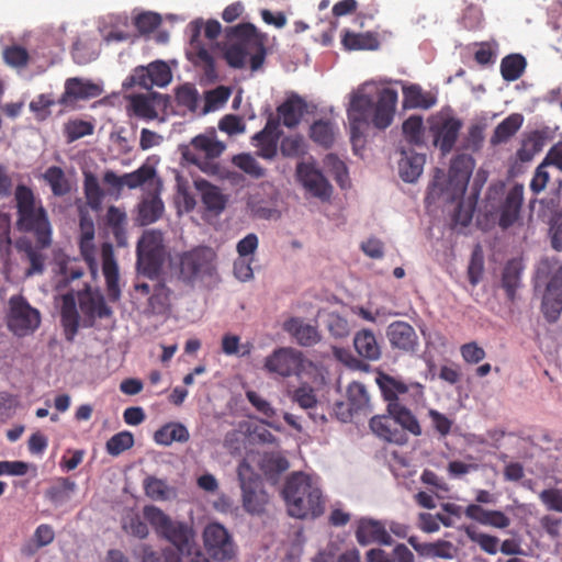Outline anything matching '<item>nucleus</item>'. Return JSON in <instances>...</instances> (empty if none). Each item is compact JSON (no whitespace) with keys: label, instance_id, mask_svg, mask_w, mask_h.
<instances>
[{"label":"nucleus","instance_id":"nucleus-1","mask_svg":"<svg viewBox=\"0 0 562 562\" xmlns=\"http://www.w3.org/2000/svg\"><path fill=\"white\" fill-rule=\"evenodd\" d=\"M396 104L397 91L391 88L381 89L378 92L376 102L366 93L360 91L355 93L347 110L352 145L357 146L363 139V133L370 122L379 130L389 127L393 121Z\"/></svg>","mask_w":562,"mask_h":562},{"label":"nucleus","instance_id":"nucleus-2","mask_svg":"<svg viewBox=\"0 0 562 562\" xmlns=\"http://www.w3.org/2000/svg\"><path fill=\"white\" fill-rule=\"evenodd\" d=\"M226 43L223 55L229 67L241 69L249 58L250 69L258 70L266 59V34L251 23H240L225 29Z\"/></svg>","mask_w":562,"mask_h":562},{"label":"nucleus","instance_id":"nucleus-3","mask_svg":"<svg viewBox=\"0 0 562 562\" xmlns=\"http://www.w3.org/2000/svg\"><path fill=\"white\" fill-rule=\"evenodd\" d=\"M14 202L16 229L21 233L32 234L40 246L49 247L53 227L42 200L30 187L18 184L14 191Z\"/></svg>","mask_w":562,"mask_h":562},{"label":"nucleus","instance_id":"nucleus-4","mask_svg":"<svg viewBox=\"0 0 562 562\" xmlns=\"http://www.w3.org/2000/svg\"><path fill=\"white\" fill-rule=\"evenodd\" d=\"M288 513L295 518L318 517L324 512V502L318 483L308 474H291L282 491Z\"/></svg>","mask_w":562,"mask_h":562},{"label":"nucleus","instance_id":"nucleus-5","mask_svg":"<svg viewBox=\"0 0 562 562\" xmlns=\"http://www.w3.org/2000/svg\"><path fill=\"white\" fill-rule=\"evenodd\" d=\"M143 515L160 538L166 539L181 551L188 547L193 532L187 522L171 519L154 505L145 506Z\"/></svg>","mask_w":562,"mask_h":562},{"label":"nucleus","instance_id":"nucleus-6","mask_svg":"<svg viewBox=\"0 0 562 562\" xmlns=\"http://www.w3.org/2000/svg\"><path fill=\"white\" fill-rule=\"evenodd\" d=\"M474 165L472 156L467 154L457 155L451 161L446 188H438L435 181L429 188L428 195L435 196L446 193L451 202L461 200L467 191Z\"/></svg>","mask_w":562,"mask_h":562},{"label":"nucleus","instance_id":"nucleus-7","mask_svg":"<svg viewBox=\"0 0 562 562\" xmlns=\"http://www.w3.org/2000/svg\"><path fill=\"white\" fill-rule=\"evenodd\" d=\"M137 269L138 271L154 279L159 274L164 263V238L157 231L145 232L137 243Z\"/></svg>","mask_w":562,"mask_h":562},{"label":"nucleus","instance_id":"nucleus-8","mask_svg":"<svg viewBox=\"0 0 562 562\" xmlns=\"http://www.w3.org/2000/svg\"><path fill=\"white\" fill-rule=\"evenodd\" d=\"M7 326L13 335L25 337L32 335L41 325V313L32 307L27 300L19 294L9 299Z\"/></svg>","mask_w":562,"mask_h":562},{"label":"nucleus","instance_id":"nucleus-9","mask_svg":"<svg viewBox=\"0 0 562 562\" xmlns=\"http://www.w3.org/2000/svg\"><path fill=\"white\" fill-rule=\"evenodd\" d=\"M215 254L209 247H198L180 257V274L186 281L212 278L215 273Z\"/></svg>","mask_w":562,"mask_h":562},{"label":"nucleus","instance_id":"nucleus-10","mask_svg":"<svg viewBox=\"0 0 562 562\" xmlns=\"http://www.w3.org/2000/svg\"><path fill=\"white\" fill-rule=\"evenodd\" d=\"M461 127V120L448 114L440 113L428 120V132L432 137V144L443 156L454 147Z\"/></svg>","mask_w":562,"mask_h":562},{"label":"nucleus","instance_id":"nucleus-11","mask_svg":"<svg viewBox=\"0 0 562 562\" xmlns=\"http://www.w3.org/2000/svg\"><path fill=\"white\" fill-rule=\"evenodd\" d=\"M477 504H470L464 509L467 518L474 520L483 526H490L496 529H506L510 526V518L497 509H486L481 504H493L495 497L486 490H479L475 494Z\"/></svg>","mask_w":562,"mask_h":562},{"label":"nucleus","instance_id":"nucleus-12","mask_svg":"<svg viewBox=\"0 0 562 562\" xmlns=\"http://www.w3.org/2000/svg\"><path fill=\"white\" fill-rule=\"evenodd\" d=\"M334 409L338 419L344 423L350 422L356 415L370 414V396L366 386L360 382L350 383L346 392V402H337Z\"/></svg>","mask_w":562,"mask_h":562},{"label":"nucleus","instance_id":"nucleus-13","mask_svg":"<svg viewBox=\"0 0 562 562\" xmlns=\"http://www.w3.org/2000/svg\"><path fill=\"white\" fill-rule=\"evenodd\" d=\"M207 553L216 561L227 562L235 558L236 548L228 531L220 524H209L203 532Z\"/></svg>","mask_w":562,"mask_h":562},{"label":"nucleus","instance_id":"nucleus-14","mask_svg":"<svg viewBox=\"0 0 562 562\" xmlns=\"http://www.w3.org/2000/svg\"><path fill=\"white\" fill-rule=\"evenodd\" d=\"M238 477L241 488L243 508L252 516L262 515L269 503V495L263 487L261 479L257 475L245 477L240 470Z\"/></svg>","mask_w":562,"mask_h":562},{"label":"nucleus","instance_id":"nucleus-15","mask_svg":"<svg viewBox=\"0 0 562 562\" xmlns=\"http://www.w3.org/2000/svg\"><path fill=\"white\" fill-rule=\"evenodd\" d=\"M302 366V352L291 347H280L265 360V369L268 372L284 378L297 374Z\"/></svg>","mask_w":562,"mask_h":562},{"label":"nucleus","instance_id":"nucleus-16","mask_svg":"<svg viewBox=\"0 0 562 562\" xmlns=\"http://www.w3.org/2000/svg\"><path fill=\"white\" fill-rule=\"evenodd\" d=\"M80 311L85 315V326L94 325L95 318H106L112 315V308L105 303L103 294L86 284L77 294Z\"/></svg>","mask_w":562,"mask_h":562},{"label":"nucleus","instance_id":"nucleus-17","mask_svg":"<svg viewBox=\"0 0 562 562\" xmlns=\"http://www.w3.org/2000/svg\"><path fill=\"white\" fill-rule=\"evenodd\" d=\"M172 79L169 66L162 60H156L147 66H138L130 77L131 85L149 90L154 86L166 87Z\"/></svg>","mask_w":562,"mask_h":562},{"label":"nucleus","instance_id":"nucleus-18","mask_svg":"<svg viewBox=\"0 0 562 562\" xmlns=\"http://www.w3.org/2000/svg\"><path fill=\"white\" fill-rule=\"evenodd\" d=\"M355 536L360 546H369L372 543L391 546L393 542L384 521L373 518H360L357 521Z\"/></svg>","mask_w":562,"mask_h":562},{"label":"nucleus","instance_id":"nucleus-19","mask_svg":"<svg viewBox=\"0 0 562 562\" xmlns=\"http://www.w3.org/2000/svg\"><path fill=\"white\" fill-rule=\"evenodd\" d=\"M296 176L303 187L314 196L328 200L331 194V186L325 176L313 165L299 162Z\"/></svg>","mask_w":562,"mask_h":562},{"label":"nucleus","instance_id":"nucleus-20","mask_svg":"<svg viewBox=\"0 0 562 562\" xmlns=\"http://www.w3.org/2000/svg\"><path fill=\"white\" fill-rule=\"evenodd\" d=\"M280 135L279 121L269 117L265 127L251 138L252 145L257 148L256 154L263 159H273L278 154Z\"/></svg>","mask_w":562,"mask_h":562},{"label":"nucleus","instance_id":"nucleus-21","mask_svg":"<svg viewBox=\"0 0 562 562\" xmlns=\"http://www.w3.org/2000/svg\"><path fill=\"white\" fill-rule=\"evenodd\" d=\"M541 311L549 323L558 321L562 312V266H560L547 284Z\"/></svg>","mask_w":562,"mask_h":562},{"label":"nucleus","instance_id":"nucleus-22","mask_svg":"<svg viewBox=\"0 0 562 562\" xmlns=\"http://www.w3.org/2000/svg\"><path fill=\"white\" fill-rule=\"evenodd\" d=\"M386 337L392 348L404 352H415L418 347V336L414 327L406 322L391 323L386 329Z\"/></svg>","mask_w":562,"mask_h":562},{"label":"nucleus","instance_id":"nucleus-23","mask_svg":"<svg viewBox=\"0 0 562 562\" xmlns=\"http://www.w3.org/2000/svg\"><path fill=\"white\" fill-rule=\"evenodd\" d=\"M370 428L381 439L403 446L408 441L407 435L397 427L392 415H376L370 419Z\"/></svg>","mask_w":562,"mask_h":562},{"label":"nucleus","instance_id":"nucleus-24","mask_svg":"<svg viewBox=\"0 0 562 562\" xmlns=\"http://www.w3.org/2000/svg\"><path fill=\"white\" fill-rule=\"evenodd\" d=\"M283 330L288 333L297 345L311 347L321 341L318 328L304 322L301 317H290L283 323Z\"/></svg>","mask_w":562,"mask_h":562},{"label":"nucleus","instance_id":"nucleus-25","mask_svg":"<svg viewBox=\"0 0 562 562\" xmlns=\"http://www.w3.org/2000/svg\"><path fill=\"white\" fill-rule=\"evenodd\" d=\"M101 93L102 89L91 81H83L79 78H69L66 80L65 91L59 99V103L67 105L76 100L97 98Z\"/></svg>","mask_w":562,"mask_h":562},{"label":"nucleus","instance_id":"nucleus-26","mask_svg":"<svg viewBox=\"0 0 562 562\" xmlns=\"http://www.w3.org/2000/svg\"><path fill=\"white\" fill-rule=\"evenodd\" d=\"M60 321L65 338L72 342L79 328V313L77 311L76 296L74 293H66L61 297Z\"/></svg>","mask_w":562,"mask_h":562},{"label":"nucleus","instance_id":"nucleus-27","mask_svg":"<svg viewBox=\"0 0 562 562\" xmlns=\"http://www.w3.org/2000/svg\"><path fill=\"white\" fill-rule=\"evenodd\" d=\"M46 248L40 246L37 241L33 244L29 239H21L16 243V249L24 254L25 259L30 263V267L25 270V277L29 278L44 272L46 256L43 254V249Z\"/></svg>","mask_w":562,"mask_h":562},{"label":"nucleus","instance_id":"nucleus-28","mask_svg":"<svg viewBox=\"0 0 562 562\" xmlns=\"http://www.w3.org/2000/svg\"><path fill=\"white\" fill-rule=\"evenodd\" d=\"M522 200L521 186H515L509 190L501 207L498 224L502 228L506 229L510 227L518 220Z\"/></svg>","mask_w":562,"mask_h":562},{"label":"nucleus","instance_id":"nucleus-29","mask_svg":"<svg viewBox=\"0 0 562 562\" xmlns=\"http://www.w3.org/2000/svg\"><path fill=\"white\" fill-rule=\"evenodd\" d=\"M305 108V101L300 95L293 94L277 108V112L283 125L292 128L300 123Z\"/></svg>","mask_w":562,"mask_h":562},{"label":"nucleus","instance_id":"nucleus-30","mask_svg":"<svg viewBox=\"0 0 562 562\" xmlns=\"http://www.w3.org/2000/svg\"><path fill=\"white\" fill-rule=\"evenodd\" d=\"M353 346L357 353L363 359L376 361L381 357V347L374 333L370 329H361L353 337Z\"/></svg>","mask_w":562,"mask_h":562},{"label":"nucleus","instance_id":"nucleus-31","mask_svg":"<svg viewBox=\"0 0 562 562\" xmlns=\"http://www.w3.org/2000/svg\"><path fill=\"white\" fill-rule=\"evenodd\" d=\"M190 438L188 428L178 422H170L161 426L154 434V440L160 446H170L173 442H187Z\"/></svg>","mask_w":562,"mask_h":562},{"label":"nucleus","instance_id":"nucleus-32","mask_svg":"<svg viewBox=\"0 0 562 562\" xmlns=\"http://www.w3.org/2000/svg\"><path fill=\"white\" fill-rule=\"evenodd\" d=\"M387 413L394 417L397 427L406 434L408 431L413 436L422 435V427L416 416L406 406L401 403L387 404Z\"/></svg>","mask_w":562,"mask_h":562},{"label":"nucleus","instance_id":"nucleus-33","mask_svg":"<svg viewBox=\"0 0 562 562\" xmlns=\"http://www.w3.org/2000/svg\"><path fill=\"white\" fill-rule=\"evenodd\" d=\"M196 188L201 192L202 203L209 212L220 214L224 211L227 198L222 193L220 188L207 181L198 182Z\"/></svg>","mask_w":562,"mask_h":562},{"label":"nucleus","instance_id":"nucleus-34","mask_svg":"<svg viewBox=\"0 0 562 562\" xmlns=\"http://www.w3.org/2000/svg\"><path fill=\"white\" fill-rule=\"evenodd\" d=\"M375 382L387 404L400 403L398 397L408 392V386L395 378L379 371Z\"/></svg>","mask_w":562,"mask_h":562},{"label":"nucleus","instance_id":"nucleus-35","mask_svg":"<svg viewBox=\"0 0 562 562\" xmlns=\"http://www.w3.org/2000/svg\"><path fill=\"white\" fill-rule=\"evenodd\" d=\"M105 222L106 226L110 228L111 233L114 236L116 245L120 247L126 246V213L120 207L111 205L106 211Z\"/></svg>","mask_w":562,"mask_h":562},{"label":"nucleus","instance_id":"nucleus-36","mask_svg":"<svg viewBox=\"0 0 562 562\" xmlns=\"http://www.w3.org/2000/svg\"><path fill=\"white\" fill-rule=\"evenodd\" d=\"M555 149L552 146L542 162L536 168L533 177L530 181V190L535 194H539L542 192L546 187L550 183V172L548 170L549 167H555L559 170V162L554 160Z\"/></svg>","mask_w":562,"mask_h":562},{"label":"nucleus","instance_id":"nucleus-37","mask_svg":"<svg viewBox=\"0 0 562 562\" xmlns=\"http://www.w3.org/2000/svg\"><path fill=\"white\" fill-rule=\"evenodd\" d=\"M522 267L516 259L508 260L503 268L501 284L509 301L514 302L520 285Z\"/></svg>","mask_w":562,"mask_h":562},{"label":"nucleus","instance_id":"nucleus-38","mask_svg":"<svg viewBox=\"0 0 562 562\" xmlns=\"http://www.w3.org/2000/svg\"><path fill=\"white\" fill-rule=\"evenodd\" d=\"M102 270L105 279L108 297L111 302H116L121 297V289L119 284L120 274L117 263L112 255L103 256Z\"/></svg>","mask_w":562,"mask_h":562},{"label":"nucleus","instance_id":"nucleus-39","mask_svg":"<svg viewBox=\"0 0 562 562\" xmlns=\"http://www.w3.org/2000/svg\"><path fill=\"white\" fill-rule=\"evenodd\" d=\"M102 270L105 279L108 297L111 302H116L121 297V289L119 284L120 274L117 263L112 255L103 256Z\"/></svg>","mask_w":562,"mask_h":562},{"label":"nucleus","instance_id":"nucleus-40","mask_svg":"<svg viewBox=\"0 0 562 562\" xmlns=\"http://www.w3.org/2000/svg\"><path fill=\"white\" fill-rule=\"evenodd\" d=\"M403 158L400 161V175L405 182L416 181L423 172L426 156L423 154L408 155L402 150Z\"/></svg>","mask_w":562,"mask_h":562},{"label":"nucleus","instance_id":"nucleus-41","mask_svg":"<svg viewBox=\"0 0 562 562\" xmlns=\"http://www.w3.org/2000/svg\"><path fill=\"white\" fill-rule=\"evenodd\" d=\"M404 104L407 108L430 109L436 103V98L425 92L418 85H409L403 88Z\"/></svg>","mask_w":562,"mask_h":562},{"label":"nucleus","instance_id":"nucleus-42","mask_svg":"<svg viewBox=\"0 0 562 562\" xmlns=\"http://www.w3.org/2000/svg\"><path fill=\"white\" fill-rule=\"evenodd\" d=\"M164 212V203L157 195L145 198L138 204L137 221L140 225H149L156 222Z\"/></svg>","mask_w":562,"mask_h":562},{"label":"nucleus","instance_id":"nucleus-43","mask_svg":"<svg viewBox=\"0 0 562 562\" xmlns=\"http://www.w3.org/2000/svg\"><path fill=\"white\" fill-rule=\"evenodd\" d=\"M522 122L524 116L521 114H510L495 127L491 142L493 144L506 143L521 127Z\"/></svg>","mask_w":562,"mask_h":562},{"label":"nucleus","instance_id":"nucleus-44","mask_svg":"<svg viewBox=\"0 0 562 562\" xmlns=\"http://www.w3.org/2000/svg\"><path fill=\"white\" fill-rule=\"evenodd\" d=\"M43 179L50 187L55 196H64L71 191L69 180L64 170L58 166L48 167L43 175Z\"/></svg>","mask_w":562,"mask_h":562},{"label":"nucleus","instance_id":"nucleus-45","mask_svg":"<svg viewBox=\"0 0 562 562\" xmlns=\"http://www.w3.org/2000/svg\"><path fill=\"white\" fill-rule=\"evenodd\" d=\"M342 45L349 50H359V49H368L373 50L376 49L380 45V42L375 34L371 32L367 33H353L346 32L342 36Z\"/></svg>","mask_w":562,"mask_h":562},{"label":"nucleus","instance_id":"nucleus-46","mask_svg":"<svg viewBox=\"0 0 562 562\" xmlns=\"http://www.w3.org/2000/svg\"><path fill=\"white\" fill-rule=\"evenodd\" d=\"M311 139L324 148H330L335 142V130L330 121H315L310 128Z\"/></svg>","mask_w":562,"mask_h":562},{"label":"nucleus","instance_id":"nucleus-47","mask_svg":"<svg viewBox=\"0 0 562 562\" xmlns=\"http://www.w3.org/2000/svg\"><path fill=\"white\" fill-rule=\"evenodd\" d=\"M148 305L153 314L164 315L170 307V290L162 283L157 282L154 285L151 295L148 299Z\"/></svg>","mask_w":562,"mask_h":562},{"label":"nucleus","instance_id":"nucleus-48","mask_svg":"<svg viewBox=\"0 0 562 562\" xmlns=\"http://www.w3.org/2000/svg\"><path fill=\"white\" fill-rule=\"evenodd\" d=\"M526 59L520 54H510L502 59L501 74L504 80L515 81L526 68Z\"/></svg>","mask_w":562,"mask_h":562},{"label":"nucleus","instance_id":"nucleus-49","mask_svg":"<svg viewBox=\"0 0 562 562\" xmlns=\"http://www.w3.org/2000/svg\"><path fill=\"white\" fill-rule=\"evenodd\" d=\"M464 532L485 553L494 555L498 552L499 539L496 536L480 532L474 526L465 527Z\"/></svg>","mask_w":562,"mask_h":562},{"label":"nucleus","instance_id":"nucleus-50","mask_svg":"<svg viewBox=\"0 0 562 562\" xmlns=\"http://www.w3.org/2000/svg\"><path fill=\"white\" fill-rule=\"evenodd\" d=\"M83 192L87 200V204L93 211H99L101 209L104 193L99 184L98 178L94 175H85Z\"/></svg>","mask_w":562,"mask_h":562},{"label":"nucleus","instance_id":"nucleus-51","mask_svg":"<svg viewBox=\"0 0 562 562\" xmlns=\"http://www.w3.org/2000/svg\"><path fill=\"white\" fill-rule=\"evenodd\" d=\"M306 150V143L301 135L285 136L280 142V153L283 157L302 158Z\"/></svg>","mask_w":562,"mask_h":562},{"label":"nucleus","instance_id":"nucleus-52","mask_svg":"<svg viewBox=\"0 0 562 562\" xmlns=\"http://www.w3.org/2000/svg\"><path fill=\"white\" fill-rule=\"evenodd\" d=\"M405 139L416 146L424 144V125L423 119L418 115H412L404 121L402 125Z\"/></svg>","mask_w":562,"mask_h":562},{"label":"nucleus","instance_id":"nucleus-53","mask_svg":"<svg viewBox=\"0 0 562 562\" xmlns=\"http://www.w3.org/2000/svg\"><path fill=\"white\" fill-rule=\"evenodd\" d=\"M191 145L194 149L202 151L206 158H216L225 149L221 142L205 135L195 136Z\"/></svg>","mask_w":562,"mask_h":562},{"label":"nucleus","instance_id":"nucleus-54","mask_svg":"<svg viewBox=\"0 0 562 562\" xmlns=\"http://www.w3.org/2000/svg\"><path fill=\"white\" fill-rule=\"evenodd\" d=\"M4 63L12 68H24L30 60L29 52L20 45L7 46L2 52Z\"/></svg>","mask_w":562,"mask_h":562},{"label":"nucleus","instance_id":"nucleus-55","mask_svg":"<svg viewBox=\"0 0 562 562\" xmlns=\"http://www.w3.org/2000/svg\"><path fill=\"white\" fill-rule=\"evenodd\" d=\"M94 126L92 123L83 120H70L65 124L64 133L67 143H72L81 137L91 135Z\"/></svg>","mask_w":562,"mask_h":562},{"label":"nucleus","instance_id":"nucleus-56","mask_svg":"<svg viewBox=\"0 0 562 562\" xmlns=\"http://www.w3.org/2000/svg\"><path fill=\"white\" fill-rule=\"evenodd\" d=\"M76 483L67 477L58 479L57 482L46 491V496L54 503L68 499L75 491Z\"/></svg>","mask_w":562,"mask_h":562},{"label":"nucleus","instance_id":"nucleus-57","mask_svg":"<svg viewBox=\"0 0 562 562\" xmlns=\"http://www.w3.org/2000/svg\"><path fill=\"white\" fill-rule=\"evenodd\" d=\"M233 164L252 178L265 176V168L250 154H238L233 157Z\"/></svg>","mask_w":562,"mask_h":562},{"label":"nucleus","instance_id":"nucleus-58","mask_svg":"<svg viewBox=\"0 0 562 562\" xmlns=\"http://www.w3.org/2000/svg\"><path fill=\"white\" fill-rule=\"evenodd\" d=\"M134 446V437L130 431H121L112 436L105 445L109 454L116 457Z\"/></svg>","mask_w":562,"mask_h":562},{"label":"nucleus","instance_id":"nucleus-59","mask_svg":"<svg viewBox=\"0 0 562 562\" xmlns=\"http://www.w3.org/2000/svg\"><path fill=\"white\" fill-rule=\"evenodd\" d=\"M145 494L154 501H166L169 498L170 488L167 483L155 476H148L144 481Z\"/></svg>","mask_w":562,"mask_h":562},{"label":"nucleus","instance_id":"nucleus-60","mask_svg":"<svg viewBox=\"0 0 562 562\" xmlns=\"http://www.w3.org/2000/svg\"><path fill=\"white\" fill-rule=\"evenodd\" d=\"M155 176V169L150 166L143 165L137 170L123 175L124 187L135 189L151 180Z\"/></svg>","mask_w":562,"mask_h":562},{"label":"nucleus","instance_id":"nucleus-61","mask_svg":"<svg viewBox=\"0 0 562 562\" xmlns=\"http://www.w3.org/2000/svg\"><path fill=\"white\" fill-rule=\"evenodd\" d=\"M134 114L145 120H154L158 113L153 104L151 99L146 95H134L131 100Z\"/></svg>","mask_w":562,"mask_h":562},{"label":"nucleus","instance_id":"nucleus-62","mask_svg":"<svg viewBox=\"0 0 562 562\" xmlns=\"http://www.w3.org/2000/svg\"><path fill=\"white\" fill-rule=\"evenodd\" d=\"M326 327L335 338H345L350 334L348 321L338 313H329L326 319Z\"/></svg>","mask_w":562,"mask_h":562},{"label":"nucleus","instance_id":"nucleus-63","mask_svg":"<svg viewBox=\"0 0 562 562\" xmlns=\"http://www.w3.org/2000/svg\"><path fill=\"white\" fill-rule=\"evenodd\" d=\"M123 529L128 535H132L136 538L144 539L148 536V527L145 521L140 519L138 515H128L123 519Z\"/></svg>","mask_w":562,"mask_h":562},{"label":"nucleus","instance_id":"nucleus-64","mask_svg":"<svg viewBox=\"0 0 562 562\" xmlns=\"http://www.w3.org/2000/svg\"><path fill=\"white\" fill-rule=\"evenodd\" d=\"M539 497L549 510L562 513V490L547 488L540 493Z\"/></svg>","mask_w":562,"mask_h":562}]
</instances>
